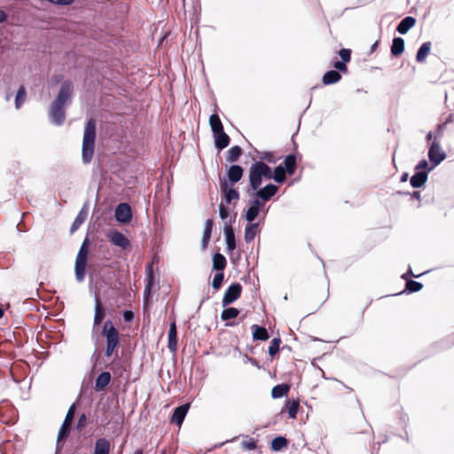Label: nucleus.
Returning <instances> with one entry per match:
<instances>
[{"label": "nucleus", "mask_w": 454, "mask_h": 454, "mask_svg": "<svg viewBox=\"0 0 454 454\" xmlns=\"http://www.w3.org/2000/svg\"><path fill=\"white\" fill-rule=\"evenodd\" d=\"M74 85L70 80L64 81L55 99L49 108V120L55 126H61L66 121V108L72 103Z\"/></svg>", "instance_id": "nucleus-1"}, {"label": "nucleus", "mask_w": 454, "mask_h": 454, "mask_svg": "<svg viewBox=\"0 0 454 454\" xmlns=\"http://www.w3.org/2000/svg\"><path fill=\"white\" fill-rule=\"evenodd\" d=\"M96 138V121L93 118H90L85 125L82 145V162L88 164L91 161Z\"/></svg>", "instance_id": "nucleus-2"}, {"label": "nucleus", "mask_w": 454, "mask_h": 454, "mask_svg": "<svg viewBox=\"0 0 454 454\" xmlns=\"http://www.w3.org/2000/svg\"><path fill=\"white\" fill-rule=\"evenodd\" d=\"M262 177H272L271 168L264 162L259 160L254 162L249 168V184L252 190H257L262 184Z\"/></svg>", "instance_id": "nucleus-3"}, {"label": "nucleus", "mask_w": 454, "mask_h": 454, "mask_svg": "<svg viewBox=\"0 0 454 454\" xmlns=\"http://www.w3.org/2000/svg\"><path fill=\"white\" fill-rule=\"evenodd\" d=\"M89 244L90 241L86 238L77 253L75 262H74V276L75 279L78 283H81L84 280L86 275V266L88 262V254H89Z\"/></svg>", "instance_id": "nucleus-4"}, {"label": "nucleus", "mask_w": 454, "mask_h": 454, "mask_svg": "<svg viewBox=\"0 0 454 454\" xmlns=\"http://www.w3.org/2000/svg\"><path fill=\"white\" fill-rule=\"evenodd\" d=\"M102 334L106 340L105 355L110 357L120 344L119 332L111 320H106L103 326Z\"/></svg>", "instance_id": "nucleus-5"}, {"label": "nucleus", "mask_w": 454, "mask_h": 454, "mask_svg": "<svg viewBox=\"0 0 454 454\" xmlns=\"http://www.w3.org/2000/svg\"><path fill=\"white\" fill-rule=\"evenodd\" d=\"M447 157L446 153L442 149L441 143L434 137L432 141L429 150H428V158L429 160L434 163V168L441 164Z\"/></svg>", "instance_id": "nucleus-6"}, {"label": "nucleus", "mask_w": 454, "mask_h": 454, "mask_svg": "<svg viewBox=\"0 0 454 454\" xmlns=\"http://www.w3.org/2000/svg\"><path fill=\"white\" fill-rule=\"evenodd\" d=\"M241 292V285L238 282L232 283L231 286H229V287L227 288L223 294L222 306L226 307L233 303L236 300H238L240 297Z\"/></svg>", "instance_id": "nucleus-7"}, {"label": "nucleus", "mask_w": 454, "mask_h": 454, "mask_svg": "<svg viewBox=\"0 0 454 454\" xmlns=\"http://www.w3.org/2000/svg\"><path fill=\"white\" fill-rule=\"evenodd\" d=\"M74 404H72L69 407V409L66 414V417L64 419V421L59 430L58 436H57L58 442L68 435L70 427L72 426V422L74 419Z\"/></svg>", "instance_id": "nucleus-8"}, {"label": "nucleus", "mask_w": 454, "mask_h": 454, "mask_svg": "<svg viewBox=\"0 0 454 454\" xmlns=\"http://www.w3.org/2000/svg\"><path fill=\"white\" fill-rule=\"evenodd\" d=\"M114 216L118 223H129L132 217L130 207L127 203H120L115 208Z\"/></svg>", "instance_id": "nucleus-9"}, {"label": "nucleus", "mask_w": 454, "mask_h": 454, "mask_svg": "<svg viewBox=\"0 0 454 454\" xmlns=\"http://www.w3.org/2000/svg\"><path fill=\"white\" fill-rule=\"evenodd\" d=\"M223 234L225 237L226 249L228 252L232 253L236 248V240L233 228L231 225V220L225 222Z\"/></svg>", "instance_id": "nucleus-10"}, {"label": "nucleus", "mask_w": 454, "mask_h": 454, "mask_svg": "<svg viewBox=\"0 0 454 454\" xmlns=\"http://www.w3.org/2000/svg\"><path fill=\"white\" fill-rule=\"evenodd\" d=\"M107 237L113 245L119 247L121 249H126L129 247V240L118 231L114 230L109 231Z\"/></svg>", "instance_id": "nucleus-11"}, {"label": "nucleus", "mask_w": 454, "mask_h": 454, "mask_svg": "<svg viewBox=\"0 0 454 454\" xmlns=\"http://www.w3.org/2000/svg\"><path fill=\"white\" fill-rule=\"evenodd\" d=\"M278 186L273 184H268L262 188H258L256 191V197L261 199L262 201H268L272 198L278 192Z\"/></svg>", "instance_id": "nucleus-12"}, {"label": "nucleus", "mask_w": 454, "mask_h": 454, "mask_svg": "<svg viewBox=\"0 0 454 454\" xmlns=\"http://www.w3.org/2000/svg\"><path fill=\"white\" fill-rule=\"evenodd\" d=\"M433 168H434V167H431L427 170H420V171H418L417 173H415L411 177V181H410L411 182V185L413 188H421V187H423L425 185V184L427 183V179H428V173H429V171H431Z\"/></svg>", "instance_id": "nucleus-13"}, {"label": "nucleus", "mask_w": 454, "mask_h": 454, "mask_svg": "<svg viewBox=\"0 0 454 454\" xmlns=\"http://www.w3.org/2000/svg\"><path fill=\"white\" fill-rule=\"evenodd\" d=\"M88 207H89V203L87 201L83 204L82 207L81 208V210L77 214L76 217L74 218V220L70 227L71 233H74L76 230H78L79 227L83 223V222L87 218Z\"/></svg>", "instance_id": "nucleus-14"}, {"label": "nucleus", "mask_w": 454, "mask_h": 454, "mask_svg": "<svg viewBox=\"0 0 454 454\" xmlns=\"http://www.w3.org/2000/svg\"><path fill=\"white\" fill-rule=\"evenodd\" d=\"M189 408H190V403H188L176 407L174 410L171 420L173 422H176V425L180 427L182 425V423L184 422L185 416L187 415Z\"/></svg>", "instance_id": "nucleus-15"}, {"label": "nucleus", "mask_w": 454, "mask_h": 454, "mask_svg": "<svg viewBox=\"0 0 454 454\" xmlns=\"http://www.w3.org/2000/svg\"><path fill=\"white\" fill-rule=\"evenodd\" d=\"M168 348L170 352L175 353L177 348V333H176V325L174 320L169 326L168 333Z\"/></svg>", "instance_id": "nucleus-16"}, {"label": "nucleus", "mask_w": 454, "mask_h": 454, "mask_svg": "<svg viewBox=\"0 0 454 454\" xmlns=\"http://www.w3.org/2000/svg\"><path fill=\"white\" fill-rule=\"evenodd\" d=\"M111 381V374L109 372H102L98 374L95 380L94 389L97 392L103 391Z\"/></svg>", "instance_id": "nucleus-17"}, {"label": "nucleus", "mask_w": 454, "mask_h": 454, "mask_svg": "<svg viewBox=\"0 0 454 454\" xmlns=\"http://www.w3.org/2000/svg\"><path fill=\"white\" fill-rule=\"evenodd\" d=\"M416 24V19L412 16L403 18L396 27V31L401 35L407 34Z\"/></svg>", "instance_id": "nucleus-18"}, {"label": "nucleus", "mask_w": 454, "mask_h": 454, "mask_svg": "<svg viewBox=\"0 0 454 454\" xmlns=\"http://www.w3.org/2000/svg\"><path fill=\"white\" fill-rule=\"evenodd\" d=\"M214 222L212 219L206 220L204 223L203 235L200 242V247L202 250L206 249L211 238L212 229Z\"/></svg>", "instance_id": "nucleus-19"}, {"label": "nucleus", "mask_w": 454, "mask_h": 454, "mask_svg": "<svg viewBox=\"0 0 454 454\" xmlns=\"http://www.w3.org/2000/svg\"><path fill=\"white\" fill-rule=\"evenodd\" d=\"M213 137H214L215 146L219 151L226 148L230 144L231 138L224 132V130H223L222 132L220 131L219 133H216V134H213Z\"/></svg>", "instance_id": "nucleus-20"}, {"label": "nucleus", "mask_w": 454, "mask_h": 454, "mask_svg": "<svg viewBox=\"0 0 454 454\" xmlns=\"http://www.w3.org/2000/svg\"><path fill=\"white\" fill-rule=\"evenodd\" d=\"M243 172L241 166L233 164L227 170V178L236 184L242 178Z\"/></svg>", "instance_id": "nucleus-21"}, {"label": "nucleus", "mask_w": 454, "mask_h": 454, "mask_svg": "<svg viewBox=\"0 0 454 454\" xmlns=\"http://www.w3.org/2000/svg\"><path fill=\"white\" fill-rule=\"evenodd\" d=\"M341 79L340 74L337 70H329L324 74L322 82L324 85H332Z\"/></svg>", "instance_id": "nucleus-22"}, {"label": "nucleus", "mask_w": 454, "mask_h": 454, "mask_svg": "<svg viewBox=\"0 0 454 454\" xmlns=\"http://www.w3.org/2000/svg\"><path fill=\"white\" fill-rule=\"evenodd\" d=\"M94 301H95V309H94L93 325H98L102 322V320L105 317V311L102 307L101 301L98 296H95Z\"/></svg>", "instance_id": "nucleus-23"}, {"label": "nucleus", "mask_w": 454, "mask_h": 454, "mask_svg": "<svg viewBox=\"0 0 454 454\" xmlns=\"http://www.w3.org/2000/svg\"><path fill=\"white\" fill-rule=\"evenodd\" d=\"M405 42L402 37H395L392 41L391 54L393 56H399L404 51Z\"/></svg>", "instance_id": "nucleus-24"}, {"label": "nucleus", "mask_w": 454, "mask_h": 454, "mask_svg": "<svg viewBox=\"0 0 454 454\" xmlns=\"http://www.w3.org/2000/svg\"><path fill=\"white\" fill-rule=\"evenodd\" d=\"M252 329H253V333H252L253 340H267L270 338L269 333L264 327L260 326L258 325H253Z\"/></svg>", "instance_id": "nucleus-25"}, {"label": "nucleus", "mask_w": 454, "mask_h": 454, "mask_svg": "<svg viewBox=\"0 0 454 454\" xmlns=\"http://www.w3.org/2000/svg\"><path fill=\"white\" fill-rule=\"evenodd\" d=\"M110 443L106 438H99L95 442L94 454H109Z\"/></svg>", "instance_id": "nucleus-26"}, {"label": "nucleus", "mask_w": 454, "mask_h": 454, "mask_svg": "<svg viewBox=\"0 0 454 454\" xmlns=\"http://www.w3.org/2000/svg\"><path fill=\"white\" fill-rule=\"evenodd\" d=\"M431 42H426L422 43V45L419 48L417 51L416 60L419 63L424 62L431 51Z\"/></svg>", "instance_id": "nucleus-27"}, {"label": "nucleus", "mask_w": 454, "mask_h": 454, "mask_svg": "<svg viewBox=\"0 0 454 454\" xmlns=\"http://www.w3.org/2000/svg\"><path fill=\"white\" fill-rule=\"evenodd\" d=\"M209 126L213 134H216L223 130V123L217 114H212L209 116Z\"/></svg>", "instance_id": "nucleus-28"}, {"label": "nucleus", "mask_w": 454, "mask_h": 454, "mask_svg": "<svg viewBox=\"0 0 454 454\" xmlns=\"http://www.w3.org/2000/svg\"><path fill=\"white\" fill-rule=\"evenodd\" d=\"M258 225L259 224L257 223H251L246 227L244 233V240L246 243H250L254 239L257 233Z\"/></svg>", "instance_id": "nucleus-29"}, {"label": "nucleus", "mask_w": 454, "mask_h": 454, "mask_svg": "<svg viewBox=\"0 0 454 454\" xmlns=\"http://www.w3.org/2000/svg\"><path fill=\"white\" fill-rule=\"evenodd\" d=\"M213 270L217 271H223L226 266V259L224 255L220 253H215L212 258Z\"/></svg>", "instance_id": "nucleus-30"}, {"label": "nucleus", "mask_w": 454, "mask_h": 454, "mask_svg": "<svg viewBox=\"0 0 454 454\" xmlns=\"http://www.w3.org/2000/svg\"><path fill=\"white\" fill-rule=\"evenodd\" d=\"M289 390V386L286 384H278L272 387L271 389V397L273 399L281 398L286 395Z\"/></svg>", "instance_id": "nucleus-31"}, {"label": "nucleus", "mask_w": 454, "mask_h": 454, "mask_svg": "<svg viewBox=\"0 0 454 454\" xmlns=\"http://www.w3.org/2000/svg\"><path fill=\"white\" fill-rule=\"evenodd\" d=\"M284 169L287 172L288 175H293L295 172L296 168V157L294 154H289L286 157Z\"/></svg>", "instance_id": "nucleus-32"}, {"label": "nucleus", "mask_w": 454, "mask_h": 454, "mask_svg": "<svg viewBox=\"0 0 454 454\" xmlns=\"http://www.w3.org/2000/svg\"><path fill=\"white\" fill-rule=\"evenodd\" d=\"M241 154L242 149L240 146L233 145L227 152L226 160L228 162H235L241 156Z\"/></svg>", "instance_id": "nucleus-33"}, {"label": "nucleus", "mask_w": 454, "mask_h": 454, "mask_svg": "<svg viewBox=\"0 0 454 454\" xmlns=\"http://www.w3.org/2000/svg\"><path fill=\"white\" fill-rule=\"evenodd\" d=\"M288 441L285 436L275 437L270 443V449L273 451H279L284 447L287 446Z\"/></svg>", "instance_id": "nucleus-34"}, {"label": "nucleus", "mask_w": 454, "mask_h": 454, "mask_svg": "<svg viewBox=\"0 0 454 454\" xmlns=\"http://www.w3.org/2000/svg\"><path fill=\"white\" fill-rule=\"evenodd\" d=\"M239 314V310L237 308L230 307L221 312L220 317L223 321H226L237 317Z\"/></svg>", "instance_id": "nucleus-35"}, {"label": "nucleus", "mask_w": 454, "mask_h": 454, "mask_svg": "<svg viewBox=\"0 0 454 454\" xmlns=\"http://www.w3.org/2000/svg\"><path fill=\"white\" fill-rule=\"evenodd\" d=\"M299 406H300V403L296 399H292V400H288L287 401L286 408H287L288 416H289L290 419H295L296 418Z\"/></svg>", "instance_id": "nucleus-36"}, {"label": "nucleus", "mask_w": 454, "mask_h": 454, "mask_svg": "<svg viewBox=\"0 0 454 454\" xmlns=\"http://www.w3.org/2000/svg\"><path fill=\"white\" fill-rule=\"evenodd\" d=\"M27 92L24 85H20L17 90L15 97V108L19 109L21 105L26 101Z\"/></svg>", "instance_id": "nucleus-37"}, {"label": "nucleus", "mask_w": 454, "mask_h": 454, "mask_svg": "<svg viewBox=\"0 0 454 454\" xmlns=\"http://www.w3.org/2000/svg\"><path fill=\"white\" fill-rule=\"evenodd\" d=\"M286 174L287 172L284 169V168L281 165H279L275 168L274 175L272 176L271 178H273L275 182L281 184L285 182V180L286 179Z\"/></svg>", "instance_id": "nucleus-38"}, {"label": "nucleus", "mask_w": 454, "mask_h": 454, "mask_svg": "<svg viewBox=\"0 0 454 454\" xmlns=\"http://www.w3.org/2000/svg\"><path fill=\"white\" fill-rule=\"evenodd\" d=\"M152 290L153 288H150L149 286H145L144 292H143V309H148L152 306Z\"/></svg>", "instance_id": "nucleus-39"}, {"label": "nucleus", "mask_w": 454, "mask_h": 454, "mask_svg": "<svg viewBox=\"0 0 454 454\" xmlns=\"http://www.w3.org/2000/svg\"><path fill=\"white\" fill-rule=\"evenodd\" d=\"M422 288H423V284L419 281L412 280V279H409L406 281L405 291H408L410 293H416V292L420 291Z\"/></svg>", "instance_id": "nucleus-40"}, {"label": "nucleus", "mask_w": 454, "mask_h": 454, "mask_svg": "<svg viewBox=\"0 0 454 454\" xmlns=\"http://www.w3.org/2000/svg\"><path fill=\"white\" fill-rule=\"evenodd\" d=\"M239 200V192L235 188L228 189L226 192H224V200L226 204L231 203L232 200Z\"/></svg>", "instance_id": "nucleus-41"}, {"label": "nucleus", "mask_w": 454, "mask_h": 454, "mask_svg": "<svg viewBox=\"0 0 454 454\" xmlns=\"http://www.w3.org/2000/svg\"><path fill=\"white\" fill-rule=\"evenodd\" d=\"M280 342L281 340L279 337L271 340L270 345L268 348V353L270 356H275L278 352Z\"/></svg>", "instance_id": "nucleus-42"}, {"label": "nucleus", "mask_w": 454, "mask_h": 454, "mask_svg": "<svg viewBox=\"0 0 454 454\" xmlns=\"http://www.w3.org/2000/svg\"><path fill=\"white\" fill-rule=\"evenodd\" d=\"M223 278L224 275L223 271H218L217 273H215L211 284L212 288L215 290H218L223 284Z\"/></svg>", "instance_id": "nucleus-43"}, {"label": "nucleus", "mask_w": 454, "mask_h": 454, "mask_svg": "<svg viewBox=\"0 0 454 454\" xmlns=\"http://www.w3.org/2000/svg\"><path fill=\"white\" fill-rule=\"evenodd\" d=\"M259 210L252 207L251 206L245 212V219L248 223H253L259 215Z\"/></svg>", "instance_id": "nucleus-44"}, {"label": "nucleus", "mask_w": 454, "mask_h": 454, "mask_svg": "<svg viewBox=\"0 0 454 454\" xmlns=\"http://www.w3.org/2000/svg\"><path fill=\"white\" fill-rule=\"evenodd\" d=\"M240 446L245 450H254L257 448V443L254 439L249 438L248 440L243 441Z\"/></svg>", "instance_id": "nucleus-45"}, {"label": "nucleus", "mask_w": 454, "mask_h": 454, "mask_svg": "<svg viewBox=\"0 0 454 454\" xmlns=\"http://www.w3.org/2000/svg\"><path fill=\"white\" fill-rule=\"evenodd\" d=\"M340 58V61H343V62H349L350 61V59H351V51L349 49H346V48H343V49H340L338 52Z\"/></svg>", "instance_id": "nucleus-46"}, {"label": "nucleus", "mask_w": 454, "mask_h": 454, "mask_svg": "<svg viewBox=\"0 0 454 454\" xmlns=\"http://www.w3.org/2000/svg\"><path fill=\"white\" fill-rule=\"evenodd\" d=\"M234 184L233 182H231L228 178H220V189L224 193L228 189H233L232 185Z\"/></svg>", "instance_id": "nucleus-47"}, {"label": "nucleus", "mask_w": 454, "mask_h": 454, "mask_svg": "<svg viewBox=\"0 0 454 454\" xmlns=\"http://www.w3.org/2000/svg\"><path fill=\"white\" fill-rule=\"evenodd\" d=\"M218 213H219V217L223 221H226L227 218L229 217V214H228L227 208L222 203L218 207Z\"/></svg>", "instance_id": "nucleus-48"}, {"label": "nucleus", "mask_w": 454, "mask_h": 454, "mask_svg": "<svg viewBox=\"0 0 454 454\" xmlns=\"http://www.w3.org/2000/svg\"><path fill=\"white\" fill-rule=\"evenodd\" d=\"M333 67L338 72L341 71V72L346 73L348 71L346 62H343L340 60L335 61L333 64Z\"/></svg>", "instance_id": "nucleus-49"}, {"label": "nucleus", "mask_w": 454, "mask_h": 454, "mask_svg": "<svg viewBox=\"0 0 454 454\" xmlns=\"http://www.w3.org/2000/svg\"><path fill=\"white\" fill-rule=\"evenodd\" d=\"M273 153L271 152H263L261 155H260V159L262 160H265L269 162H272L273 161Z\"/></svg>", "instance_id": "nucleus-50"}, {"label": "nucleus", "mask_w": 454, "mask_h": 454, "mask_svg": "<svg viewBox=\"0 0 454 454\" xmlns=\"http://www.w3.org/2000/svg\"><path fill=\"white\" fill-rule=\"evenodd\" d=\"M429 168H428V162L427 160H421L418 165L416 166V169L417 170H427Z\"/></svg>", "instance_id": "nucleus-51"}, {"label": "nucleus", "mask_w": 454, "mask_h": 454, "mask_svg": "<svg viewBox=\"0 0 454 454\" xmlns=\"http://www.w3.org/2000/svg\"><path fill=\"white\" fill-rule=\"evenodd\" d=\"M123 318L126 322H131L134 319V313L131 310H125L123 312Z\"/></svg>", "instance_id": "nucleus-52"}, {"label": "nucleus", "mask_w": 454, "mask_h": 454, "mask_svg": "<svg viewBox=\"0 0 454 454\" xmlns=\"http://www.w3.org/2000/svg\"><path fill=\"white\" fill-rule=\"evenodd\" d=\"M262 206V203L261 201V199H259L258 197H256L253 201H252V204H251V207L259 210L261 209Z\"/></svg>", "instance_id": "nucleus-53"}, {"label": "nucleus", "mask_w": 454, "mask_h": 454, "mask_svg": "<svg viewBox=\"0 0 454 454\" xmlns=\"http://www.w3.org/2000/svg\"><path fill=\"white\" fill-rule=\"evenodd\" d=\"M154 286V275L153 276H147L146 278V284L145 286H149L150 288H153Z\"/></svg>", "instance_id": "nucleus-54"}, {"label": "nucleus", "mask_w": 454, "mask_h": 454, "mask_svg": "<svg viewBox=\"0 0 454 454\" xmlns=\"http://www.w3.org/2000/svg\"><path fill=\"white\" fill-rule=\"evenodd\" d=\"M146 274L147 276H153V263H149L147 266H146Z\"/></svg>", "instance_id": "nucleus-55"}, {"label": "nucleus", "mask_w": 454, "mask_h": 454, "mask_svg": "<svg viewBox=\"0 0 454 454\" xmlns=\"http://www.w3.org/2000/svg\"><path fill=\"white\" fill-rule=\"evenodd\" d=\"M422 274H423V273H421V274H418V275H415V274H413V273H412L411 270L410 269L408 272H406V273L403 274L402 278H404V279H407V278H408V276H409V275H412V276H414L415 278H419Z\"/></svg>", "instance_id": "nucleus-56"}, {"label": "nucleus", "mask_w": 454, "mask_h": 454, "mask_svg": "<svg viewBox=\"0 0 454 454\" xmlns=\"http://www.w3.org/2000/svg\"><path fill=\"white\" fill-rule=\"evenodd\" d=\"M6 20L7 14L3 10H0V23L4 22Z\"/></svg>", "instance_id": "nucleus-57"}, {"label": "nucleus", "mask_w": 454, "mask_h": 454, "mask_svg": "<svg viewBox=\"0 0 454 454\" xmlns=\"http://www.w3.org/2000/svg\"><path fill=\"white\" fill-rule=\"evenodd\" d=\"M86 421V416L85 414H82L80 417H79V419H78V427H81L82 425H83V423Z\"/></svg>", "instance_id": "nucleus-58"}, {"label": "nucleus", "mask_w": 454, "mask_h": 454, "mask_svg": "<svg viewBox=\"0 0 454 454\" xmlns=\"http://www.w3.org/2000/svg\"><path fill=\"white\" fill-rule=\"evenodd\" d=\"M377 46H378V41H375V42L372 44V46H371L370 53H372V52L376 50Z\"/></svg>", "instance_id": "nucleus-59"}, {"label": "nucleus", "mask_w": 454, "mask_h": 454, "mask_svg": "<svg viewBox=\"0 0 454 454\" xmlns=\"http://www.w3.org/2000/svg\"><path fill=\"white\" fill-rule=\"evenodd\" d=\"M408 177H409V175L408 173H403L402 176H401V182H406L408 180Z\"/></svg>", "instance_id": "nucleus-60"}, {"label": "nucleus", "mask_w": 454, "mask_h": 454, "mask_svg": "<svg viewBox=\"0 0 454 454\" xmlns=\"http://www.w3.org/2000/svg\"><path fill=\"white\" fill-rule=\"evenodd\" d=\"M411 197H412V198H415V199H417V200H420V192H413L411 193Z\"/></svg>", "instance_id": "nucleus-61"}, {"label": "nucleus", "mask_w": 454, "mask_h": 454, "mask_svg": "<svg viewBox=\"0 0 454 454\" xmlns=\"http://www.w3.org/2000/svg\"><path fill=\"white\" fill-rule=\"evenodd\" d=\"M432 137H433V132H432V131H430V132H428V133H427V140H431V139H432Z\"/></svg>", "instance_id": "nucleus-62"}, {"label": "nucleus", "mask_w": 454, "mask_h": 454, "mask_svg": "<svg viewBox=\"0 0 454 454\" xmlns=\"http://www.w3.org/2000/svg\"><path fill=\"white\" fill-rule=\"evenodd\" d=\"M134 454H143L142 450H137Z\"/></svg>", "instance_id": "nucleus-63"}, {"label": "nucleus", "mask_w": 454, "mask_h": 454, "mask_svg": "<svg viewBox=\"0 0 454 454\" xmlns=\"http://www.w3.org/2000/svg\"><path fill=\"white\" fill-rule=\"evenodd\" d=\"M4 316V310L3 309L0 307V318H2Z\"/></svg>", "instance_id": "nucleus-64"}]
</instances>
